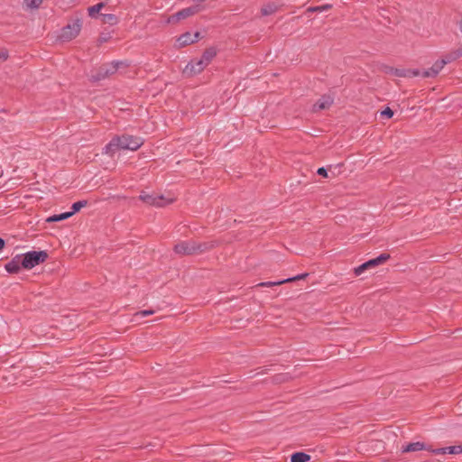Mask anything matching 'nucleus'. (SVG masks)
<instances>
[{"label": "nucleus", "mask_w": 462, "mask_h": 462, "mask_svg": "<svg viewBox=\"0 0 462 462\" xmlns=\"http://www.w3.org/2000/svg\"><path fill=\"white\" fill-rule=\"evenodd\" d=\"M143 144V140L132 135L114 137L104 148L105 153L113 155L119 150L136 151Z\"/></svg>", "instance_id": "f257e3e1"}, {"label": "nucleus", "mask_w": 462, "mask_h": 462, "mask_svg": "<svg viewBox=\"0 0 462 462\" xmlns=\"http://www.w3.org/2000/svg\"><path fill=\"white\" fill-rule=\"evenodd\" d=\"M22 256V266L24 269H32L43 263L48 258V254L45 251H30L23 254Z\"/></svg>", "instance_id": "f03ea898"}, {"label": "nucleus", "mask_w": 462, "mask_h": 462, "mask_svg": "<svg viewBox=\"0 0 462 462\" xmlns=\"http://www.w3.org/2000/svg\"><path fill=\"white\" fill-rule=\"evenodd\" d=\"M140 199L148 206L164 207L173 201L172 198H165L163 195H157L155 193L141 192Z\"/></svg>", "instance_id": "7ed1b4c3"}, {"label": "nucleus", "mask_w": 462, "mask_h": 462, "mask_svg": "<svg viewBox=\"0 0 462 462\" xmlns=\"http://www.w3.org/2000/svg\"><path fill=\"white\" fill-rule=\"evenodd\" d=\"M80 29L81 23L79 20H77L72 23H69L67 26L63 27L59 37L63 42L70 41L79 33Z\"/></svg>", "instance_id": "20e7f679"}, {"label": "nucleus", "mask_w": 462, "mask_h": 462, "mask_svg": "<svg viewBox=\"0 0 462 462\" xmlns=\"http://www.w3.org/2000/svg\"><path fill=\"white\" fill-rule=\"evenodd\" d=\"M120 65H122V62H120V61H113L110 63L103 64L99 68L97 74L92 75L91 78L95 81L103 79L108 77L109 75L116 73Z\"/></svg>", "instance_id": "39448f33"}, {"label": "nucleus", "mask_w": 462, "mask_h": 462, "mask_svg": "<svg viewBox=\"0 0 462 462\" xmlns=\"http://www.w3.org/2000/svg\"><path fill=\"white\" fill-rule=\"evenodd\" d=\"M201 10L199 5L184 8L176 14H172L169 17L168 22L169 23H175L181 19H185L187 17H189L197 13H199Z\"/></svg>", "instance_id": "423d86ee"}, {"label": "nucleus", "mask_w": 462, "mask_h": 462, "mask_svg": "<svg viewBox=\"0 0 462 462\" xmlns=\"http://www.w3.org/2000/svg\"><path fill=\"white\" fill-rule=\"evenodd\" d=\"M206 67L207 65L204 64L201 59L194 61L192 60L186 65L184 69V73L188 75L198 74L201 72Z\"/></svg>", "instance_id": "0eeeda50"}, {"label": "nucleus", "mask_w": 462, "mask_h": 462, "mask_svg": "<svg viewBox=\"0 0 462 462\" xmlns=\"http://www.w3.org/2000/svg\"><path fill=\"white\" fill-rule=\"evenodd\" d=\"M22 262V254H17L5 265V269L9 273H17L21 270V268H23Z\"/></svg>", "instance_id": "6e6552de"}, {"label": "nucleus", "mask_w": 462, "mask_h": 462, "mask_svg": "<svg viewBox=\"0 0 462 462\" xmlns=\"http://www.w3.org/2000/svg\"><path fill=\"white\" fill-rule=\"evenodd\" d=\"M197 250L194 245H190L188 242H181L174 246V251L180 254H190Z\"/></svg>", "instance_id": "1a4fd4ad"}, {"label": "nucleus", "mask_w": 462, "mask_h": 462, "mask_svg": "<svg viewBox=\"0 0 462 462\" xmlns=\"http://www.w3.org/2000/svg\"><path fill=\"white\" fill-rule=\"evenodd\" d=\"M198 38H199V32H196L194 34L186 32L178 38L177 45L179 47H183V46L189 45V44L196 42L198 40Z\"/></svg>", "instance_id": "9d476101"}, {"label": "nucleus", "mask_w": 462, "mask_h": 462, "mask_svg": "<svg viewBox=\"0 0 462 462\" xmlns=\"http://www.w3.org/2000/svg\"><path fill=\"white\" fill-rule=\"evenodd\" d=\"M333 103V98L329 96L322 97L317 103L313 106L314 111H320L328 108Z\"/></svg>", "instance_id": "9b49d317"}, {"label": "nucleus", "mask_w": 462, "mask_h": 462, "mask_svg": "<svg viewBox=\"0 0 462 462\" xmlns=\"http://www.w3.org/2000/svg\"><path fill=\"white\" fill-rule=\"evenodd\" d=\"M423 449L429 450L430 452V449H432V448L430 447H427L424 443L418 441V442L410 443L407 446L402 447V451L403 453H406V452H413V451H419V450H423Z\"/></svg>", "instance_id": "f8f14e48"}, {"label": "nucleus", "mask_w": 462, "mask_h": 462, "mask_svg": "<svg viewBox=\"0 0 462 462\" xmlns=\"http://www.w3.org/2000/svg\"><path fill=\"white\" fill-rule=\"evenodd\" d=\"M430 452L433 454H460L462 453L461 446H451L447 448H434L430 449Z\"/></svg>", "instance_id": "ddd939ff"}, {"label": "nucleus", "mask_w": 462, "mask_h": 462, "mask_svg": "<svg viewBox=\"0 0 462 462\" xmlns=\"http://www.w3.org/2000/svg\"><path fill=\"white\" fill-rule=\"evenodd\" d=\"M389 258H390V255L388 254H381L376 258L367 261L366 265H368L369 268L374 267V266L383 263Z\"/></svg>", "instance_id": "4468645a"}, {"label": "nucleus", "mask_w": 462, "mask_h": 462, "mask_svg": "<svg viewBox=\"0 0 462 462\" xmlns=\"http://www.w3.org/2000/svg\"><path fill=\"white\" fill-rule=\"evenodd\" d=\"M309 460L310 456L304 452H296L291 457V462H308Z\"/></svg>", "instance_id": "2eb2a0df"}, {"label": "nucleus", "mask_w": 462, "mask_h": 462, "mask_svg": "<svg viewBox=\"0 0 462 462\" xmlns=\"http://www.w3.org/2000/svg\"><path fill=\"white\" fill-rule=\"evenodd\" d=\"M71 216H73V212H65V213H61V214H58V215H53V216L50 217L47 219V221L48 222L61 221V220L70 217Z\"/></svg>", "instance_id": "dca6fc26"}, {"label": "nucleus", "mask_w": 462, "mask_h": 462, "mask_svg": "<svg viewBox=\"0 0 462 462\" xmlns=\"http://www.w3.org/2000/svg\"><path fill=\"white\" fill-rule=\"evenodd\" d=\"M278 9V6L273 4V3H271V4H268L264 6H263L262 10H261V13L263 15H270V14H273V13H275Z\"/></svg>", "instance_id": "f3484780"}, {"label": "nucleus", "mask_w": 462, "mask_h": 462, "mask_svg": "<svg viewBox=\"0 0 462 462\" xmlns=\"http://www.w3.org/2000/svg\"><path fill=\"white\" fill-rule=\"evenodd\" d=\"M154 313V310H142L134 313L133 317V320L135 322H138L141 319L147 317L149 315H152Z\"/></svg>", "instance_id": "a211bd4d"}, {"label": "nucleus", "mask_w": 462, "mask_h": 462, "mask_svg": "<svg viewBox=\"0 0 462 462\" xmlns=\"http://www.w3.org/2000/svg\"><path fill=\"white\" fill-rule=\"evenodd\" d=\"M215 54L216 52L213 50H208L203 53L200 59L203 60L204 64L208 66L214 58Z\"/></svg>", "instance_id": "6ab92c4d"}, {"label": "nucleus", "mask_w": 462, "mask_h": 462, "mask_svg": "<svg viewBox=\"0 0 462 462\" xmlns=\"http://www.w3.org/2000/svg\"><path fill=\"white\" fill-rule=\"evenodd\" d=\"M447 60H437L431 67V69L433 70V73H436L437 75L439 73V71L444 68V66L447 64Z\"/></svg>", "instance_id": "aec40b11"}, {"label": "nucleus", "mask_w": 462, "mask_h": 462, "mask_svg": "<svg viewBox=\"0 0 462 462\" xmlns=\"http://www.w3.org/2000/svg\"><path fill=\"white\" fill-rule=\"evenodd\" d=\"M103 6H104L103 3H99L93 6H90L88 9L89 16L95 17L100 12V10L102 9Z\"/></svg>", "instance_id": "412c9836"}, {"label": "nucleus", "mask_w": 462, "mask_h": 462, "mask_svg": "<svg viewBox=\"0 0 462 462\" xmlns=\"http://www.w3.org/2000/svg\"><path fill=\"white\" fill-rule=\"evenodd\" d=\"M87 204H88L87 200L77 201L72 204L70 212H73V215H74L76 212L79 211L82 208L86 207Z\"/></svg>", "instance_id": "4be33fe9"}, {"label": "nucleus", "mask_w": 462, "mask_h": 462, "mask_svg": "<svg viewBox=\"0 0 462 462\" xmlns=\"http://www.w3.org/2000/svg\"><path fill=\"white\" fill-rule=\"evenodd\" d=\"M331 8V5L327 4L319 6H310L307 9V12L313 13V12H324Z\"/></svg>", "instance_id": "5701e85b"}, {"label": "nucleus", "mask_w": 462, "mask_h": 462, "mask_svg": "<svg viewBox=\"0 0 462 462\" xmlns=\"http://www.w3.org/2000/svg\"><path fill=\"white\" fill-rule=\"evenodd\" d=\"M102 20L104 23L109 24H115L117 22L116 16L112 14H102Z\"/></svg>", "instance_id": "b1692460"}, {"label": "nucleus", "mask_w": 462, "mask_h": 462, "mask_svg": "<svg viewBox=\"0 0 462 462\" xmlns=\"http://www.w3.org/2000/svg\"><path fill=\"white\" fill-rule=\"evenodd\" d=\"M42 3V0H24V5L29 9L38 8Z\"/></svg>", "instance_id": "393cba45"}, {"label": "nucleus", "mask_w": 462, "mask_h": 462, "mask_svg": "<svg viewBox=\"0 0 462 462\" xmlns=\"http://www.w3.org/2000/svg\"><path fill=\"white\" fill-rule=\"evenodd\" d=\"M285 283L284 280L276 281V282H261L259 286L263 287H272L275 285H280Z\"/></svg>", "instance_id": "a878e982"}, {"label": "nucleus", "mask_w": 462, "mask_h": 462, "mask_svg": "<svg viewBox=\"0 0 462 462\" xmlns=\"http://www.w3.org/2000/svg\"><path fill=\"white\" fill-rule=\"evenodd\" d=\"M369 267H368V265H366V262H365L355 269V273H356V275H360L364 273L365 270H366Z\"/></svg>", "instance_id": "bb28decb"}, {"label": "nucleus", "mask_w": 462, "mask_h": 462, "mask_svg": "<svg viewBox=\"0 0 462 462\" xmlns=\"http://www.w3.org/2000/svg\"><path fill=\"white\" fill-rule=\"evenodd\" d=\"M307 276H308V273H301V274L296 275V276L291 277V278L284 279V282H285V283L286 282H293V281H298V280L304 279Z\"/></svg>", "instance_id": "cd10ccee"}, {"label": "nucleus", "mask_w": 462, "mask_h": 462, "mask_svg": "<svg viewBox=\"0 0 462 462\" xmlns=\"http://www.w3.org/2000/svg\"><path fill=\"white\" fill-rule=\"evenodd\" d=\"M404 75L408 77H418L422 76V71H420L419 69H411L408 70L407 73Z\"/></svg>", "instance_id": "c85d7f7f"}, {"label": "nucleus", "mask_w": 462, "mask_h": 462, "mask_svg": "<svg viewBox=\"0 0 462 462\" xmlns=\"http://www.w3.org/2000/svg\"><path fill=\"white\" fill-rule=\"evenodd\" d=\"M435 76H437V74L433 73V70L431 69V68L422 71L423 78H431V77H435Z\"/></svg>", "instance_id": "c756f323"}, {"label": "nucleus", "mask_w": 462, "mask_h": 462, "mask_svg": "<svg viewBox=\"0 0 462 462\" xmlns=\"http://www.w3.org/2000/svg\"><path fill=\"white\" fill-rule=\"evenodd\" d=\"M381 116L390 118L393 116V112L390 107H386L384 110L381 112Z\"/></svg>", "instance_id": "7c9ffc66"}, {"label": "nucleus", "mask_w": 462, "mask_h": 462, "mask_svg": "<svg viewBox=\"0 0 462 462\" xmlns=\"http://www.w3.org/2000/svg\"><path fill=\"white\" fill-rule=\"evenodd\" d=\"M8 58V52L5 50L0 51V62L6 60Z\"/></svg>", "instance_id": "2f4dec72"}, {"label": "nucleus", "mask_w": 462, "mask_h": 462, "mask_svg": "<svg viewBox=\"0 0 462 462\" xmlns=\"http://www.w3.org/2000/svg\"><path fill=\"white\" fill-rule=\"evenodd\" d=\"M317 173L323 177H328V171L324 167L319 168Z\"/></svg>", "instance_id": "473e14b6"}, {"label": "nucleus", "mask_w": 462, "mask_h": 462, "mask_svg": "<svg viewBox=\"0 0 462 462\" xmlns=\"http://www.w3.org/2000/svg\"><path fill=\"white\" fill-rule=\"evenodd\" d=\"M5 246V241L0 237V249H2Z\"/></svg>", "instance_id": "72a5a7b5"}]
</instances>
